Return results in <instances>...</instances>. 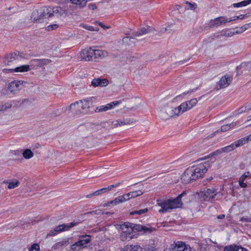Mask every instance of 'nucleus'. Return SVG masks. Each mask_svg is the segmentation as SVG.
Listing matches in <instances>:
<instances>
[{
    "label": "nucleus",
    "instance_id": "1",
    "mask_svg": "<svg viewBox=\"0 0 251 251\" xmlns=\"http://www.w3.org/2000/svg\"><path fill=\"white\" fill-rule=\"evenodd\" d=\"M209 167L207 162L201 164L196 167L187 168L181 175V180L185 184L189 183L192 180H195L206 173Z\"/></svg>",
    "mask_w": 251,
    "mask_h": 251
},
{
    "label": "nucleus",
    "instance_id": "64",
    "mask_svg": "<svg viewBox=\"0 0 251 251\" xmlns=\"http://www.w3.org/2000/svg\"><path fill=\"white\" fill-rule=\"evenodd\" d=\"M225 217V215H224V214H221V215L217 216V219H222L224 218Z\"/></svg>",
    "mask_w": 251,
    "mask_h": 251
},
{
    "label": "nucleus",
    "instance_id": "56",
    "mask_svg": "<svg viewBox=\"0 0 251 251\" xmlns=\"http://www.w3.org/2000/svg\"><path fill=\"white\" fill-rule=\"evenodd\" d=\"M10 107H11L10 104H9L8 106H6V105H2L1 106L0 105V111H4L7 108H10Z\"/></svg>",
    "mask_w": 251,
    "mask_h": 251
},
{
    "label": "nucleus",
    "instance_id": "8",
    "mask_svg": "<svg viewBox=\"0 0 251 251\" xmlns=\"http://www.w3.org/2000/svg\"><path fill=\"white\" fill-rule=\"evenodd\" d=\"M51 62V60L49 59H33L29 61L30 67L36 69L38 67L43 68Z\"/></svg>",
    "mask_w": 251,
    "mask_h": 251
},
{
    "label": "nucleus",
    "instance_id": "50",
    "mask_svg": "<svg viewBox=\"0 0 251 251\" xmlns=\"http://www.w3.org/2000/svg\"><path fill=\"white\" fill-rule=\"evenodd\" d=\"M250 173L248 172L247 173L244 174L240 178L239 180H241L242 181H245L246 178H247L249 176Z\"/></svg>",
    "mask_w": 251,
    "mask_h": 251
},
{
    "label": "nucleus",
    "instance_id": "21",
    "mask_svg": "<svg viewBox=\"0 0 251 251\" xmlns=\"http://www.w3.org/2000/svg\"><path fill=\"white\" fill-rule=\"evenodd\" d=\"M108 80L106 79H100L99 78L94 79L92 82L91 84L94 87L100 86L104 87L108 85Z\"/></svg>",
    "mask_w": 251,
    "mask_h": 251
},
{
    "label": "nucleus",
    "instance_id": "23",
    "mask_svg": "<svg viewBox=\"0 0 251 251\" xmlns=\"http://www.w3.org/2000/svg\"><path fill=\"white\" fill-rule=\"evenodd\" d=\"M51 12L52 13V16L56 14L57 16H66L67 15L66 10L58 6L52 7Z\"/></svg>",
    "mask_w": 251,
    "mask_h": 251
},
{
    "label": "nucleus",
    "instance_id": "36",
    "mask_svg": "<svg viewBox=\"0 0 251 251\" xmlns=\"http://www.w3.org/2000/svg\"><path fill=\"white\" fill-rule=\"evenodd\" d=\"M247 142H246L245 138L244 137V138H242L234 142L233 144L234 146H235V148H236L239 146L244 145Z\"/></svg>",
    "mask_w": 251,
    "mask_h": 251
},
{
    "label": "nucleus",
    "instance_id": "30",
    "mask_svg": "<svg viewBox=\"0 0 251 251\" xmlns=\"http://www.w3.org/2000/svg\"><path fill=\"white\" fill-rule=\"evenodd\" d=\"M241 69H244L245 71L250 70L251 69V62H243L237 67V70Z\"/></svg>",
    "mask_w": 251,
    "mask_h": 251
},
{
    "label": "nucleus",
    "instance_id": "57",
    "mask_svg": "<svg viewBox=\"0 0 251 251\" xmlns=\"http://www.w3.org/2000/svg\"><path fill=\"white\" fill-rule=\"evenodd\" d=\"M243 26L244 27L245 31H246V30H247L251 27V23L245 24V25H243Z\"/></svg>",
    "mask_w": 251,
    "mask_h": 251
},
{
    "label": "nucleus",
    "instance_id": "54",
    "mask_svg": "<svg viewBox=\"0 0 251 251\" xmlns=\"http://www.w3.org/2000/svg\"><path fill=\"white\" fill-rule=\"evenodd\" d=\"M90 213L92 215H100L102 213V212L100 210H96L91 211Z\"/></svg>",
    "mask_w": 251,
    "mask_h": 251
},
{
    "label": "nucleus",
    "instance_id": "2",
    "mask_svg": "<svg viewBox=\"0 0 251 251\" xmlns=\"http://www.w3.org/2000/svg\"><path fill=\"white\" fill-rule=\"evenodd\" d=\"M186 195V192L183 191L181 194L179 195L174 199H168L165 200H157V204L161 207L159 210V213H165L169 209L176 208L180 207L182 205L181 202L182 197Z\"/></svg>",
    "mask_w": 251,
    "mask_h": 251
},
{
    "label": "nucleus",
    "instance_id": "37",
    "mask_svg": "<svg viewBox=\"0 0 251 251\" xmlns=\"http://www.w3.org/2000/svg\"><path fill=\"white\" fill-rule=\"evenodd\" d=\"M235 149V146H234L233 144H231V145L226 146L225 147L222 148V151L223 152H227L229 151H233Z\"/></svg>",
    "mask_w": 251,
    "mask_h": 251
},
{
    "label": "nucleus",
    "instance_id": "59",
    "mask_svg": "<svg viewBox=\"0 0 251 251\" xmlns=\"http://www.w3.org/2000/svg\"><path fill=\"white\" fill-rule=\"evenodd\" d=\"M72 0H59V2L61 4H67L71 3Z\"/></svg>",
    "mask_w": 251,
    "mask_h": 251
},
{
    "label": "nucleus",
    "instance_id": "44",
    "mask_svg": "<svg viewBox=\"0 0 251 251\" xmlns=\"http://www.w3.org/2000/svg\"><path fill=\"white\" fill-rule=\"evenodd\" d=\"M121 197L122 200L123 202L129 200V199H131L130 194L129 193L123 195L122 196H120Z\"/></svg>",
    "mask_w": 251,
    "mask_h": 251
},
{
    "label": "nucleus",
    "instance_id": "26",
    "mask_svg": "<svg viewBox=\"0 0 251 251\" xmlns=\"http://www.w3.org/2000/svg\"><path fill=\"white\" fill-rule=\"evenodd\" d=\"M223 251H248L246 249L238 246H229L225 247Z\"/></svg>",
    "mask_w": 251,
    "mask_h": 251
},
{
    "label": "nucleus",
    "instance_id": "46",
    "mask_svg": "<svg viewBox=\"0 0 251 251\" xmlns=\"http://www.w3.org/2000/svg\"><path fill=\"white\" fill-rule=\"evenodd\" d=\"M124 124H125V125H130V124L135 122V121H134L133 119H124Z\"/></svg>",
    "mask_w": 251,
    "mask_h": 251
},
{
    "label": "nucleus",
    "instance_id": "7",
    "mask_svg": "<svg viewBox=\"0 0 251 251\" xmlns=\"http://www.w3.org/2000/svg\"><path fill=\"white\" fill-rule=\"evenodd\" d=\"M217 194V189L213 187L204 189L200 192V196L204 201H210L215 198Z\"/></svg>",
    "mask_w": 251,
    "mask_h": 251
},
{
    "label": "nucleus",
    "instance_id": "60",
    "mask_svg": "<svg viewBox=\"0 0 251 251\" xmlns=\"http://www.w3.org/2000/svg\"><path fill=\"white\" fill-rule=\"evenodd\" d=\"M112 124H113V126H114V127H117L118 126H120L119 120L113 121L112 122Z\"/></svg>",
    "mask_w": 251,
    "mask_h": 251
},
{
    "label": "nucleus",
    "instance_id": "14",
    "mask_svg": "<svg viewBox=\"0 0 251 251\" xmlns=\"http://www.w3.org/2000/svg\"><path fill=\"white\" fill-rule=\"evenodd\" d=\"M228 23V19L224 16L219 17L214 20H210L209 22L210 26L211 27L218 26L223 24Z\"/></svg>",
    "mask_w": 251,
    "mask_h": 251
},
{
    "label": "nucleus",
    "instance_id": "34",
    "mask_svg": "<svg viewBox=\"0 0 251 251\" xmlns=\"http://www.w3.org/2000/svg\"><path fill=\"white\" fill-rule=\"evenodd\" d=\"M251 3V0H244L238 3H235L233 4L234 7H241L246 6Z\"/></svg>",
    "mask_w": 251,
    "mask_h": 251
},
{
    "label": "nucleus",
    "instance_id": "42",
    "mask_svg": "<svg viewBox=\"0 0 251 251\" xmlns=\"http://www.w3.org/2000/svg\"><path fill=\"white\" fill-rule=\"evenodd\" d=\"M19 184V182L18 180H16L15 181L10 182L8 185V188L10 189H14L17 187Z\"/></svg>",
    "mask_w": 251,
    "mask_h": 251
},
{
    "label": "nucleus",
    "instance_id": "58",
    "mask_svg": "<svg viewBox=\"0 0 251 251\" xmlns=\"http://www.w3.org/2000/svg\"><path fill=\"white\" fill-rule=\"evenodd\" d=\"M244 181H241V180H239V185L242 188H246L247 187V184L244 183Z\"/></svg>",
    "mask_w": 251,
    "mask_h": 251
},
{
    "label": "nucleus",
    "instance_id": "33",
    "mask_svg": "<svg viewBox=\"0 0 251 251\" xmlns=\"http://www.w3.org/2000/svg\"><path fill=\"white\" fill-rule=\"evenodd\" d=\"M71 3L75 5V7L79 8H82L86 5V2L81 0H72Z\"/></svg>",
    "mask_w": 251,
    "mask_h": 251
},
{
    "label": "nucleus",
    "instance_id": "39",
    "mask_svg": "<svg viewBox=\"0 0 251 251\" xmlns=\"http://www.w3.org/2000/svg\"><path fill=\"white\" fill-rule=\"evenodd\" d=\"M131 198H134L136 197L141 196L143 194V192L141 190H138L129 192Z\"/></svg>",
    "mask_w": 251,
    "mask_h": 251
},
{
    "label": "nucleus",
    "instance_id": "41",
    "mask_svg": "<svg viewBox=\"0 0 251 251\" xmlns=\"http://www.w3.org/2000/svg\"><path fill=\"white\" fill-rule=\"evenodd\" d=\"M123 202L121 198V197L120 196L117 198H115L114 200L110 201L108 202L109 204H114L115 205L118 204L120 203Z\"/></svg>",
    "mask_w": 251,
    "mask_h": 251
},
{
    "label": "nucleus",
    "instance_id": "45",
    "mask_svg": "<svg viewBox=\"0 0 251 251\" xmlns=\"http://www.w3.org/2000/svg\"><path fill=\"white\" fill-rule=\"evenodd\" d=\"M185 3L188 5L187 7H186V9H195L197 7V4L195 3H191L187 1H185Z\"/></svg>",
    "mask_w": 251,
    "mask_h": 251
},
{
    "label": "nucleus",
    "instance_id": "43",
    "mask_svg": "<svg viewBox=\"0 0 251 251\" xmlns=\"http://www.w3.org/2000/svg\"><path fill=\"white\" fill-rule=\"evenodd\" d=\"M29 251H40V246L37 243L33 244L31 248H30Z\"/></svg>",
    "mask_w": 251,
    "mask_h": 251
},
{
    "label": "nucleus",
    "instance_id": "12",
    "mask_svg": "<svg viewBox=\"0 0 251 251\" xmlns=\"http://www.w3.org/2000/svg\"><path fill=\"white\" fill-rule=\"evenodd\" d=\"M232 81V76L229 75L223 76L218 83V89L227 87Z\"/></svg>",
    "mask_w": 251,
    "mask_h": 251
},
{
    "label": "nucleus",
    "instance_id": "16",
    "mask_svg": "<svg viewBox=\"0 0 251 251\" xmlns=\"http://www.w3.org/2000/svg\"><path fill=\"white\" fill-rule=\"evenodd\" d=\"M132 231L136 230L139 232L143 231L144 233L151 232L153 231V228L149 226H144L138 224H131Z\"/></svg>",
    "mask_w": 251,
    "mask_h": 251
},
{
    "label": "nucleus",
    "instance_id": "27",
    "mask_svg": "<svg viewBox=\"0 0 251 251\" xmlns=\"http://www.w3.org/2000/svg\"><path fill=\"white\" fill-rule=\"evenodd\" d=\"M43 18L42 16H40L39 14V9L33 11L31 15V20L33 21H37L41 23L42 19Z\"/></svg>",
    "mask_w": 251,
    "mask_h": 251
},
{
    "label": "nucleus",
    "instance_id": "17",
    "mask_svg": "<svg viewBox=\"0 0 251 251\" xmlns=\"http://www.w3.org/2000/svg\"><path fill=\"white\" fill-rule=\"evenodd\" d=\"M40 16L43 18L50 17L52 16V8L50 6H44L39 8Z\"/></svg>",
    "mask_w": 251,
    "mask_h": 251
},
{
    "label": "nucleus",
    "instance_id": "11",
    "mask_svg": "<svg viewBox=\"0 0 251 251\" xmlns=\"http://www.w3.org/2000/svg\"><path fill=\"white\" fill-rule=\"evenodd\" d=\"M24 81L15 80L8 84V89L13 94L17 93L22 88Z\"/></svg>",
    "mask_w": 251,
    "mask_h": 251
},
{
    "label": "nucleus",
    "instance_id": "13",
    "mask_svg": "<svg viewBox=\"0 0 251 251\" xmlns=\"http://www.w3.org/2000/svg\"><path fill=\"white\" fill-rule=\"evenodd\" d=\"M80 55L82 59L85 61H94L93 48L83 50L81 52Z\"/></svg>",
    "mask_w": 251,
    "mask_h": 251
},
{
    "label": "nucleus",
    "instance_id": "22",
    "mask_svg": "<svg viewBox=\"0 0 251 251\" xmlns=\"http://www.w3.org/2000/svg\"><path fill=\"white\" fill-rule=\"evenodd\" d=\"M123 43L125 44L126 46H132L135 45L136 42H137V40L134 38V36H125L123 37Z\"/></svg>",
    "mask_w": 251,
    "mask_h": 251
},
{
    "label": "nucleus",
    "instance_id": "32",
    "mask_svg": "<svg viewBox=\"0 0 251 251\" xmlns=\"http://www.w3.org/2000/svg\"><path fill=\"white\" fill-rule=\"evenodd\" d=\"M237 125V122L235 123H231L229 124H226L225 125H224L221 126L220 129L221 132H225L228 130H229L230 128H233L234 126H235Z\"/></svg>",
    "mask_w": 251,
    "mask_h": 251
},
{
    "label": "nucleus",
    "instance_id": "5",
    "mask_svg": "<svg viewBox=\"0 0 251 251\" xmlns=\"http://www.w3.org/2000/svg\"><path fill=\"white\" fill-rule=\"evenodd\" d=\"M122 232L121 238L122 241H129L133 238L132 226L129 223H125L121 226Z\"/></svg>",
    "mask_w": 251,
    "mask_h": 251
},
{
    "label": "nucleus",
    "instance_id": "53",
    "mask_svg": "<svg viewBox=\"0 0 251 251\" xmlns=\"http://www.w3.org/2000/svg\"><path fill=\"white\" fill-rule=\"evenodd\" d=\"M222 151V148L219 149V150H216L214 152H213L212 153H211V155H219L221 153H223V151Z\"/></svg>",
    "mask_w": 251,
    "mask_h": 251
},
{
    "label": "nucleus",
    "instance_id": "3",
    "mask_svg": "<svg viewBox=\"0 0 251 251\" xmlns=\"http://www.w3.org/2000/svg\"><path fill=\"white\" fill-rule=\"evenodd\" d=\"M91 236L88 234L80 235L79 240L71 246V249L75 251L86 247V245L91 241Z\"/></svg>",
    "mask_w": 251,
    "mask_h": 251
},
{
    "label": "nucleus",
    "instance_id": "15",
    "mask_svg": "<svg viewBox=\"0 0 251 251\" xmlns=\"http://www.w3.org/2000/svg\"><path fill=\"white\" fill-rule=\"evenodd\" d=\"M235 34L234 31H232L231 29H226L223 30L221 33L219 34L218 33L214 34L211 36V38L212 40L216 39H219L221 36L226 37H230L233 36Z\"/></svg>",
    "mask_w": 251,
    "mask_h": 251
},
{
    "label": "nucleus",
    "instance_id": "24",
    "mask_svg": "<svg viewBox=\"0 0 251 251\" xmlns=\"http://www.w3.org/2000/svg\"><path fill=\"white\" fill-rule=\"evenodd\" d=\"M30 64L22 65L13 69H9L8 71L11 73L13 72H25L30 70Z\"/></svg>",
    "mask_w": 251,
    "mask_h": 251
},
{
    "label": "nucleus",
    "instance_id": "35",
    "mask_svg": "<svg viewBox=\"0 0 251 251\" xmlns=\"http://www.w3.org/2000/svg\"><path fill=\"white\" fill-rule=\"evenodd\" d=\"M33 155V153L30 149H26L23 152L24 157L27 159L32 158Z\"/></svg>",
    "mask_w": 251,
    "mask_h": 251
},
{
    "label": "nucleus",
    "instance_id": "6",
    "mask_svg": "<svg viewBox=\"0 0 251 251\" xmlns=\"http://www.w3.org/2000/svg\"><path fill=\"white\" fill-rule=\"evenodd\" d=\"M24 57L25 54L24 53L16 51L6 55L4 63L5 65H10L13 61L17 60H21L22 58H24Z\"/></svg>",
    "mask_w": 251,
    "mask_h": 251
},
{
    "label": "nucleus",
    "instance_id": "4",
    "mask_svg": "<svg viewBox=\"0 0 251 251\" xmlns=\"http://www.w3.org/2000/svg\"><path fill=\"white\" fill-rule=\"evenodd\" d=\"M164 110H161L160 113V116L163 119H167L169 117H172L175 115L182 114L179 108L167 106Z\"/></svg>",
    "mask_w": 251,
    "mask_h": 251
},
{
    "label": "nucleus",
    "instance_id": "51",
    "mask_svg": "<svg viewBox=\"0 0 251 251\" xmlns=\"http://www.w3.org/2000/svg\"><path fill=\"white\" fill-rule=\"evenodd\" d=\"M241 222H251V217H242L240 220Z\"/></svg>",
    "mask_w": 251,
    "mask_h": 251
},
{
    "label": "nucleus",
    "instance_id": "48",
    "mask_svg": "<svg viewBox=\"0 0 251 251\" xmlns=\"http://www.w3.org/2000/svg\"><path fill=\"white\" fill-rule=\"evenodd\" d=\"M245 31L243 26L240 27H236V30L234 31L235 34H240Z\"/></svg>",
    "mask_w": 251,
    "mask_h": 251
},
{
    "label": "nucleus",
    "instance_id": "49",
    "mask_svg": "<svg viewBox=\"0 0 251 251\" xmlns=\"http://www.w3.org/2000/svg\"><path fill=\"white\" fill-rule=\"evenodd\" d=\"M84 27L85 28L90 31H98L99 29L98 27H96L95 28L93 26L90 25H85Z\"/></svg>",
    "mask_w": 251,
    "mask_h": 251
},
{
    "label": "nucleus",
    "instance_id": "25",
    "mask_svg": "<svg viewBox=\"0 0 251 251\" xmlns=\"http://www.w3.org/2000/svg\"><path fill=\"white\" fill-rule=\"evenodd\" d=\"M151 31L150 27H142L139 29L137 31L132 32V35L133 36H140L149 33Z\"/></svg>",
    "mask_w": 251,
    "mask_h": 251
},
{
    "label": "nucleus",
    "instance_id": "55",
    "mask_svg": "<svg viewBox=\"0 0 251 251\" xmlns=\"http://www.w3.org/2000/svg\"><path fill=\"white\" fill-rule=\"evenodd\" d=\"M57 27H58V25H57L56 24L50 25L48 26V30H50V29L53 30V29L57 28Z\"/></svg>",
    "mask_w": 251,
    "mask_h": 251
},
{
    "label": "nucleus",
    "instance_id": "40",
    "mask_svg": "<svg viewBox=\"0 0 251 251\" xmlns=\"http://www.w3.org/2000/svg\"><path fill=\"white\" fill-rule=\"evenodd\" d=\"M148 211V208H144L143 209H140L139 210H134L130 212V215H134V214H138L142 215L143 214L145 213Z\"/></svg>",
    "mask_w": 251,
    "mask_h": 251
},
{
    "label": "nucleus",
    "instance_id": "47",
    "mask_svg": "<svg viewBox=\"0 0 251 251\" xmlns=\"http://www.w3.org/2000/svg\"><path fill=\"white\" fill-rule=\"evenodd\" d=\"M120 183H121L119 182L115 184L111 185L107 187L104 188V189H105V192L109 191V190H111L112 188L118 186L120 184Z\"/></svg>",
    "mask_w": 251,
    "mask_h": 251
},
{
    "label": "nucleus",
    "instance_id": "61",
    "mask_svg": "<svg viewBox=\"0 0 251 251\" xmlns=\"http://www.w3.org/2000/svg\"><path fill=\"white\" fill-rule=\"evenodd\" d=\"M238 19H239L238 16H234V17H233L232 18L228 19V22H230L231 21H233L236 20H237Z\"/></svg>",
    "mask_w": 251,
    "mask_h": 251
},
{
    "label": "nucleus",
    "instance_id": "31",
    "mask_svg": "<svg viewBox=\"0 0 251 251\" xmlns=\"http://www.w3.org/2000/svg\"><path fill=\"white\" fill-rule=\"evenodd\" d=\"M111 109V105H109V103L105 105H101L100 106L97 107L95 109V111L96 112H101L104 111H106L108 110Z\"/></svg>",
    "mask_w": 251,
    "mask_h": 251
},
{
    "label": "nucleus",
    "instance_id": "52",
    "mask_svg": "<svg viewBox=\"0 0 251 251\" xmlns=\"http://www.w3.org/2000/svg\"><path fill=\"white\" fill-rule=\"evenodd\" d=\"M121 102L120 101H114L113 102H111L109 103V105H111V109L114 106L118 105L119 104H120Z\"/></svg>",
    "mask_w": 251,
    "mask_h": 251
},
{
    "label": "nucleus",
    "instance_id": "18",
    "mask_svg": "<svg viewBox=\"0 0 251 251\" xmlns=\"http://www.w3.org/2000/svg\"><path fill=\"white\" fill-rule=\"evenodd\" d=\"M173 251H191V248L184 243L178 241L176 243Z\"/></svg>",
    "mask_w": 251,
    "mask_h": 251
},
{
    "label": "nucleus",
    "instance_id": "19",
    "mask_svg": "<svg viewBox=\"0 0 251 251\" xmlns=\"http://www.w3.org/2000/svg\"><path fill=\"white\" fill-rule=\"evenodd\" d=\"M77 104L81 106V108L82 110V113L84 114L87 112L90 107L91 102L89 100L85 99L79 100V103Z\"/></svg>",
    "mask_w": 251,
    "mask_h": 251
},
{
    "label": "nucleus",
    "instance_id": "10",
    "mask_svg": "<svg viewBox=\"0 0 251 251\" xmlns=\"http://www.w3.org/2000/svg\"><path fill=\"white\" fill-rule=\"evenodd\" d=\"M198 102L197 99H192L191 100L182 103L179 106L181 114L191 109Z\"/></svg>",
    "mask_w": 251,
    "mask_h": 251
},
{
    "label": "nucleus",
    "instance_id": "29",
    "mask_svg": "<svg viewBox=\"0 0 251 251\" xmlns=\"http://www.w3.org/2000/svg\"><path fill=\"white\" fill-rule=\"evenodd\" d=\"M123 251H142V248L138 245H128L125 247Z\"/></svg>",
    "mask_w": 251,
    "mask_h": 251
},
{
    "label": "nucleus",
    "instance_id": "62",
    "mask_svg": "<svg viewBox=\"0 0 251 251\" xmlns=\"http://www.w3.org/2000/svg\"><path fill=\"white\" fill-rule=\"evenodd\" d=\"M246 141L248 143L249 141L251 140V134L247 137H245Z\"/></svg>",
    "mask_w": 251,
    "mask_h": 251
},
{
    "label": "nucleus",
    "instance_id": "9",
    "mask_svg": "<svg viewBox=\"0 0 251 251\" xmlns=\"http://www.w3.org/2000/svg\"><path fill=\"white\" fill-rule=\"evenodd\" d=\"M77 223L75 222H72L68 224H62L56 226L54 227L53 230H51L49 235L50 236H53L56 234V233L61 232L63 231L68 230L70 228L74 227L76 225Z\"/></svg>",
    "mask_w": 251,
    "mask_h": 251
},
{
    "label": "nucleus",
    "instance_id": "28",
    "mask_svg": "<svg viewBox=\"0 0 251 251\" xmlns=\"http://www.w3.org/2000/svg\"><path fill=\"white\" fill-rule=\"evenodd\" d=\"M77 103H79V101H76L74 103H72L70 105V109L72 110L73 112L75 111L76 114H78L79 113H82V110L81 108V106L77 104Z\"/></svg>",
    "mask_w": 251,
    "mask_h": 251
},
{
    "label": "nucleus",
    "instance_id": "20",
    "mask_svg": "<svg viewBox=\"0 0 251 251\" xmlns=\"http://www.w3.org/2000/svg\"><path fill=\"white\" fill-rule=\"evenodd\" d=\"M93 54L94 61H96L97 59H102L108 55L107 52L105 50L94 49H93Z\"/></svg>",
    "mask_w": 251,
    "mask_h": 251
},
{
    "label": "nucleus",
    "instance_id": "63",
    "mask_svg": "<svg viewBox=\"0 0 251 251\" xmlns=\"http://www.w3.org/2000/svg\"><path fill=\"white\" fill-rule=\"evenodd\" d=\"M89 8H90V9H93V10H94V9H95L96 8V5H95V4H92V3H91V4H90L89 5Z\"/></svg>",
    "mask_w": 251,
    "mask_h": 251
},
{
    "label": "nucleus",
    "instance_id": "38",
    "mask_svg": "<svg viewBox=\"0 0 251 251\" xmlns=\"http://www.w3.org/2000/svg\"><path fill=\"white\" fill-rule=\"evenodd\" d=\"M105 189H104V188H103L100 189V190H98L94 192L92 194L87 195V197L90 198L93 196H97V195H100V194L105 193Z\"/></svg>",
    "mask_w": 251,
    "mask_h": 251
}]
</instances>
